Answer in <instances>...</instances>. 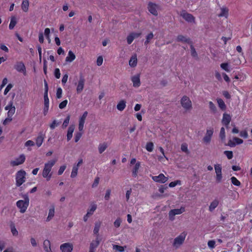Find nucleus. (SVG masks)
Returning <instances> with one entry per match:
<instances>
[{"mask_svg": "<svg viewBox=\"0 0 252 252\" xmlns=\"http://www.w3.org/2000/svg\"><path fill=\"white\" fill-rule=\"evenodd\" d=\"M220 137L222 141L224 140L225 139V129L223 127H222L220 129Z\"/></svg>", "mask_w": 252, "mask_h": 252, "instance_id": "obj_44", "label": "nucleus"}, {"mask_svg": "<svg viewBox=\"0 0 252 252\" xmlns=\"http://www.w3.org/2000/svg\"><path fill=\"white\" fill-rule=\"evenodd\" d=\"M216 173V180L217 183H220L222 179V168L220 164H217L214 166Z\"/></svg>", "mask_w": 252, "mask_h": 252, "instance_id": "obj_6", "label": "nucleus"}, {"mask_svg": "<svg viewBox=\"0 0 252 252\" xmlns=\"http://www.w3.org/2000/svg\"><path fill=\"white\" fill-rule=\"evenodd\" d=\"M181 104L182 106L186 110H189L192 108V103L189 97L184 96L181 99Z\"/></svg>", "mask_w": 252, "mask_h": 252, "instance_id": "obj_5", "label": "nucleus"}, {"mask_svg": "<svg viewBox=\"0 0 252 252\" xmlns=\"http://www.w3.org/2000/svg\"><path fill=\"white\" fill-rule=\"evenodd\" d=\"M148 9L150 13L154 15H158V6L157 4L153 3H150L148 5Z\"/></svg>", "mask_w": 252, "mask_h": 252, "instance_id": "obj_17", "label": "nucleus"}, {"mask_svg": "<svg viewBox=\"0 0 252 252\" xmlns=\"http://www.w3.org/2000/svg\"><path fill=\"white\" fill-rule=\"evenodd\" d=\"M29 0H23L21 4V9L25 12H27L29 11Z\"/></svg>", "mask_w": 252, "mask_h": 252, "instance_id": "obj_26", "label": "nucleus"}, {"mask_svg": "<svg viewBox=\"0 0 252 252\" xmlns=\"http://www.w3.org/2000/svg\"><path fill=\"white\" fill-rule=\"evenodd\" d=\"M126 107V101L125 100H120L117 105V108L119 111H123Z\"/></svg>", "mask_w": 252, "mask_h": 252, "instance_id": "obj_28", "label": "nucleus"}, {"mask_svg": "<svg viewBox=\"0 0 252 252\" xmlns=\"http://www.w3.org/2000/svg\"><path fill=\"white\" fill-rule=\"evenodd\" d=\"M228 15V9L226 7H222L220 9V12L219 14V17L227 18Z\"/></svg>", "mask_w": 252, "mask_h": 252, "instance_id": "obj_36", "label": "nucleus"}, {"mask_svg": "<svg viewBox=\"0 0 252 252\" xmlns=\"http://www.w3.org/2000/svg\"><path fill=\"white\" fill-rule=\"evenodd\" d=\"M181 150L186 153H189L188 145L186 143L182 144L181 147Z\"/></svg>", "mask_w": 252, "mask_h": 252, "instance_id": "obj_52", "label": "nucleus"}, {"mask_svg": "<svg viewBox=\"0 0 252 252\" xmlns=\"http://www.w3.org/2000/svg\"><path fill=\"white\" fill-rule=\"evenodd\" d=\"M75 59V55L71 51H69L67 56L66 57V61L67 62H71Z\"/></svg>", "mask_w": 252, "mask_h": 252, "instance_id": "obj_33", "label": "nucleus"}, {"mask_svg": "<svg viewBox=\"0 0 252 252\" xmlns=\"http://www.w3.org/2000/svg\"><path fill=\"white\" fill-rule=\"evenodd\" d=\"M57 162V159H51L48 161L44 164L42 171V177L46 179V181H49L52 178V169Z\"/></svg>", "mask_w": 252, "mask_h": 252, "instance_id": "obj_1", "label": "nucleus"}, {"mask_svg": "<svg viewBox=\"0 0 252 252\" xmlns=\"http://www.w3.org/2000/svg\"><path fill=\"white\" fill-rule=\"evenodd\" d=\"M108 143L106 142H101L98 146V151L99 154L103 153L108 148Z\"/></svg>", "mask_w": 252, "mask_h": 252, "instance_id": "obj_22", "label": "nucleus"}, {"mask_svg": "<svg viewBox=\"0 0 252 252\" xmlns=\"http://www.w3.org/2000/svg\"><path fill=\"white\" fill-rule=\"evenodd\" d=\"M96 208L97 205L94 203H92L89 208L88 209L87 213H88V215L92 216L94 213Z\"/></svg>", "mask_w": 252, "mask_h": 252, "instance_id": "obj_30", "label": "nucleus"}, {"mask_svg": "<svg viewBox=\"0 0 252 252\" xmlns=\"http://www.w3.org/2000/svg\"><path fill=\"white\" fill-rule=\"evenodd\" d=\"M113 249L119 252H124L125 251V249L123 247L117 245H113Z\"/></svg>", "mask_w": 252, "mask_h": 252, "instance_id": "obj_41", "label": "nucleus"}, {"mask_svg": "<svg viewBox=\"0 0 252 252\" xmlns=\"http://www.w3.org/2000/svg\"><path fill=\"white\" fill-rule=\"evenodd\" d=\"M26 159V157L24 154L20 155L18 157L10 161V165L12 166H18L23 163Z\"/></svg>", "mask_w": 252, "mask_h": 252, "instance_id": "obj_9", "label": "nucleus"}, {"mask_svg": "<svg viewBox=\"0 0 252 252\" xmlns=\"http://www.w3.org/2000/svg\"><path fill=\"white\" fill-rule=\"evenodd\" d=\"M60 249L62 252H72L73 249V245L69 242L61 244Z\"/></svg>", "mask_w": 252, "mask_h": 252, "instance_id": "obj_10", "label": "nucleus"}, {"mask_svg": "<svg viewBox=\"0 0 252 252\" xmlns=\"http://www.w3.org/2000/svg\"><path fill=\"white\" fill-rule=\"evenodd\" d=\"M219 203V200L218 199L214 200L210 204L209 210L210 212L213 211L215 208L218 206Z\"/></svg>", "mask_w": 252, "mask_h": 252, "instance_id": "obj_29", "label": "nucleus"}, {"mask_svg": "<svg viewBox=\"0 0 252 252\" xmlns=\"http://www.w3.org/2000/svg\"><path fill=\"white\" fill-rule=\"evenodd\" d=\"M81 132V131L79 132H77L75 134V138H74L75 142H77L80 140V139L81 138V137L82 136V133Z\"/></svg>", "mask_w": 252, "mask_h": 252, "instance_id": "obj_56", "label": "nucleus"}, {"mask_svg": "<svg viewBox=\"0 0 252 252\" xmlns=\"http://www.w3.org/2000/svg\"><path fill=\"white\" fill-rule=\"evenodd\" d=\"M146 149L148 152H152L154 149V144L152 142H148L146 146Z\"/></svg>", "mask_w": 252, "mask_h": 252, "instance_id": "obj_46", "label": "nucleus"}, {"mask_svg": "<svg viewBox=\"0 0 252 252\" xmlns=\"http://www.w3.org/2000/svg\"><path fill=\"white\" fill-rule=\"evenodd\" d=\"M78 167L75 166L74 165L73 166L70 175V177L71 178H74L77 176L78 173Z\"/></svg>", "mask_w": 252, "mask_h": 252, "instance_id": "obj_42", "label": "nucleus"}, {"mask_svg": "<svg viewBox=\"0 0 252 252\" xmlns=\"http://www.w3.org/2000/svg\"><path fill=\"white\" fill-rule=\"evenodd\" d=\"M44 137L42 134L39 135L35 140L36 145L38 147H40L44 141Z\"/></svg>", "mask_w": 252, "mask_h": 252, "instance_id": "obj_31", "label": "nucleus"}, {"mask_svg": "<svg viewBox=\"0 0 252 252\" xmlns=\"http://www.w3.org/2000/svg\"><path fill=\"white\" fill-rule=\"evenodd\" d=\"M216 242L214 240H210L208 242V246L210 249H213L215 247Z\"/></svg>", "mask_w": 252, "mask_h": 252, "instance_id": "obj_57", "label": "nucleus"}, {"mask_svg": "<svg viewBox=\"0 0 252 252\" xmlns=\"http://www.w3.org/2000/svg\"><path fill=\"white\" fill-rule=\"evenodd\" d=\"M26 172L23 170L18 171L15 175L16 185L21 186L26 181Z\"/></svg>", "mask_w": 252, "mask_h": 252, "instance_id": "obj_3", "label": "nucleus"}, {"mask_svg": "<svg viewBox=\"0 0 252 252\" xmlns=\"http://www.w3.org/2000/svg\"><path fill=\"white\" fill-rule=\"evenodd\" d=\"M141 32H132L129 33L126 37L127 43L128 44H130L133 42L134 39L138 37L141 35Z\"/></svg>", "mask_w": 252, "mask_h": 252, "instance_id": "obj_14", "label": "nucleus"}, {"mask_svg": "<svg viewBox=\"0 0 252 252\" xmlns=\"http://www.w3.org/2000/svg\"><path fill=\"white\" fill-rule=\"evenodd\" d=\"M10 229H11V232L13 236H17L18 235V232L14 224H11L10 225Z\"/></svg>", "mask_w": 252, "mask_h": 252, "instance_id": "obj_43", "label": "nucleus"}, {"mask_svg": "<svg viewBox=\"0 0 252 252\" xmlns=\"http://www.w3.org/2000/svg\"><path fill=\"white\" fill-rule=\"evenodd\" d=\"M55 214V207L54 205L52 206L49 210L48 217L46 218V221H50L52 218L54 217Z\"/></svg>", "mask_w": 252, "mask_h": 252, "instance_id": "obj_23", "label": "nucleus"}, {"mask_svg": "<svg viewBox=\"0 0 252 252\" xmlns=\"http://www.w3.org/2000/svg\"><path fill=\"white\" fill-rule=\"evenodd\" d=\"M131 80L132 82L133 86L134 87L138 88L140 86L141 82L139 74L132 76L131 78Z\"/></svg>", "mask_w": 252, "mask_h": 252, "instance_id": "obj_15", "label": "nucleus"}, {"mask_svg": "<svg viewBox=\"0 0 252 252\" xmlns=\"http://www.w3.org/2000/svg\"><path fill=\"white\" fill-rule=\"evenodd\" d=\"M75 126L74 125L70 126L67 130V140L69 141L72 137L73 132L74 130Z\"/></svg>", "mask_w": 252, "mask_h": 252, "instance_id": "obj_25", "label": "nucleus"}, {"mask_svg": "<svg viewBox=\"0 0 252 252\" xmlns=\"http://www.w3.org/2000/svg\"><path fill=\"white\" fill-rule=\"evenodd\" d=\"M38 38L39 42L40 43H43L44 42V39L43 33L42 32H39L38 35Z\"/></svg>", "mask_w": 252, "mask_h": 252, "instance_id": "obj_63", "label": "nucleus"}, {"mask_svg": "<svg viewBox=\"0 0 252 252\" xmlns=\"http://www.w3.org/2000/svg\"><path fill=\"white\" fill-rule=\"evenodd\" d=\"M137 61V55L136 54L133 55L129 61V63H136Z\"/></svg>", "mask_w": 252, "mask_h": 252, "instance_id": "obj_53", "label": "nucleus"}, {"mask_svg": "<svg viewBox=\"0 0 252 252\" xmlns=\"http://www.w3.org/2000/svg\"><path fill=\"white\" fill-rule=\"evenodd\" d=\"M100 240L99 238V236L97 235V236H96L95 240L94 241H93L91 243L89 250H92L93 251L95 252V249L98 246L100 242Z\"/></svg>", "mask_w": 252, "mask_h": 252, "instance_id": "obj_21", "label": "nucleus"}, {"mask_svg": "<svg viewBox=\"0 0 252 252\" xmlns=\"http://www.w3.org/2000/svg\"><path fill=\"white\" fill-rule=\"evenodd\" d=\"M152 178L155 182L160 183H164L168 180V178L165 177L162 173L159 174L158 176H152Z\"/></svg>", "mask_w": 252, "mask_h": 252, "instance_id": "obj_13", "label": "nucleus"}, {"mask_svg": "<svg viewBox=\"0 0 252 252\" xmlns=\"http://www.w3.org/2000/svg\"><path fill=\"white\" fill-rule=\"evenodd\" d=\"M185 211L184 207H181L180 209H175L170 210L169 212V218L170 220H173L175 219V216L180 215Z\"/></svg>", "mask_w": 252, "mask_h": 252, "instance_id": "obj_8", "label": "nucleus"}, {"mask_svg": "<svg viewBox=\"0 0 252 252\" xmlns=\"http://www.w3.org/2000/svg\"><path fill=\"white\" fill-rule=\"evenodd\" d=\"M213 133L214 129L213 128L210 127L207 129L206 132L203 138V141L205 144H208L211 142Z\"/></svg>", "mask_w": 252, "mask_h": 252, "instance_id": "obj_7", "label": "nucleus"}, {"mask_svg": "<svg viewBox=\"0 0 252 252\" xmlns=\"http://www.w3.org/2000/svg\"><path fill=\"white\" fill-rule=\"evenodd\" d=\"M177 41H181L182 42H189V39L187 37L184 36L183 35H179L177 37Z\"/></svg>", "mask_w": 252, "mask_h": 252, "instance_id": "obj_38", "label": "nucleus"}, {"mask_svg": "<svg viewBox=\"0 0 252 252\" xmlns=\"http://www.w3.org/2000/svg\"><path fill=\"white\" fill-rule=\"evenodd\" d=\"M66 166L65 165L61 166L58 170V174L59 175H62L65 169H66Z\"/></svg>", "mask_w": 252, "mask_h": 252, "instance_id": "obj_54", "label": "nucleus"}, {"mask_svg": "<svg viewBox=\"0 0 252 252\" xmlns=\"http://www.w3.org/2000/svg\"><path fill=\"white\" fill-rule=\"evenodd\" d=\"M43 248L46 252H53L51 249V243L49 240L44 241Z\"/></svg>", "mask_w": 252, "mask_h": 252, "instance_id": "obj_24", "label": "nucleus"}, {"mask_svg": "<svg viewBox=\"0 0 252 252\" xmlns=\"http://www.w3.org/2000/svg\"><path fill=\"white\" fill-rule=\"evenodd\" d=\"M15 68L18 72H22L24 75H26V71L24 64H17Z\"/></svg>", "mask_w": 252, "mask_h": 252, "instance_id": "obj_27", "label": "nucleus"}, {"mask_svg": "<svg viewBox=\"0 0 252 252\" xmlns=\"http://www.w3.org/2000/svg\"><path fill=\"white\" fill-rule=\"evenodd\" d=\"M233 140L236 144H241L243 143V140L238 137H234Z\"/></svg>", "mask_w": 252, "mask_h": 252, "instance_id": "obj_59", "label": "nucleus"}, {"mask_svg": "<svg viewBox=\"0 0 252 252\" xmlns=\"http://www.w3.org/2000/svg\"><path fill=\"white\" fill-rule=\"evenodd\" d=\"M101 225V222L100 221H96L94 224V233L96 235V236H97V235L99 236L98 232L100 229V227Z\"/></svg>", "mask_w": 252, "mask_h": 252, "instance_id": "obj_32", "label": "nucleus"}, {"mask_svg": "<svg viewBox=\"0 0 252 252\" xmlns=\"http://www.w3.org/2000/svg\"><path fill=\"white\" fill-rule=\"evenodd\" d=\"M221 68L226 72H230L232 68L230 67V64H220Z\"/></svg>", "mask_w": 252, "mask_h": 252, "instance_id": "obj_39", "label": "nucleus"}, {"mask_svg": "<svg viewBox=\"0 0 252 252\" xmlns=\"http://www.w3.org/2000/svg\"><path fill=\"white\" fill-rule=\"evenodd\" d=\"M67 102L68 101L67 100H64L63 101H62V102H61L59 104V108L60 109H63L64 107H65L67 104Z\"/></svg>", "mask_w": 252, "mask_h": 252, "instance_id": "obj_60", "label": "nucleus"}, {"mask_svg": "<svg viewBox=\"0 0 252 252\" xmlns=\"http://www.w3.org/2000/svg\"><path fill=\"white\" fill-rule=\"evenodd\" d=\"M87 116L88 112L85 111L79 119L78 129L80 131H82L83 130L84 124Z\"/></svg>", "mask_w": 252, "mask_h": 252, "instance_id": "obj_11", "label": "nucleus"}, {"mask_svg": "<svg viewBox=\"0 0 252 252\" xmlns=\"http://www.w3.org/2000/svg\"><path fill=\"white\" fill-rule=\"evenodd\" d=\"M85 81V80L84 78H83L82 77L80 78L76 88V91L77 93L79 94L82 92L84 87Z\"/></svg>", "mask_w": 252, "mask_h": 252, "instance_id": "obj_18", "label": "nucleus"}, {"mask_svg": "<svg viewBox=\"0 0 252 252\" xmlns=\"http://www.w3.org/2000/svg\"><path fill=\"white\" fill-rule=\"evenodd\" d=\"M62 89L61 88H58L57 90V97L58 98H60L62 97Z\"/></svg>", "mask_w": 252, "mask_h": 252, "instance_id": "obj_62", "label": "nucleus"}, {"mask_svg": "<svg viewBox=\"0 0 252 252\" xmlns=\"http://www.w3.org/2000/svg\"><path fill=\"white\" fill-rule=\"evenodd\" d=\"M58 124L59 123H57L56 120H54L53 122L50 124V127L52 129H53L58 125Z\"/></svg>", "mask_w": 252, "mask_h": 252, "instance_id": "obj_64", "label": "nucleus"}, {"mask_svg": "<svg viewBox=\"0 0 252 252\" xmlns=\"http://www.w3.org/2000/svg\"><path fill=\"white\" fill-rule=\"evenodd\" d=\"M231 118L229 114L224 113L223 114L221 122L223 125L227 127L231 121Z\"/></svg>", "mask_w": 252, "mask_h": 252, "instance_id": "obj_20", "label": "nucleus"}, {"mask_svg": "<svg viewBox=\"0 0 252 252\" xmlns=\"http://www.w3.org/2000/svg\"><path fill=\"white\" fill-rule=\"evenodd\" d=\"M240 136L244 138H248V134L247 133V131L245 130L240 131Z\"/></svg>", "mask_w": 252, "mask_h": 252, "instance_id": "obj_58", "label": "nucleus"}, {"mask_svg": "<svg viewBox=\"0 0 252 252\" xmlns=\"http://www.w3.org/2000/svg\"><path fill=\"white\" fill-rule=\"evenodd\" d=\"M13 85L11 84H9L4 90V94L6 95L9 92V91L11 89Z\"/></svg>", "mask_w": 252, "mask_h": 252, "instance_id": "obj_55", "label": "nucleus"}, {"mask_svg": "<svg viewBox=\"0 0 252 252\" xmlns=\"http://www.w3.org/2000/svg\"><path fill=\"white\" fill-rule=\"evenodd\" d=\"M70 120V116H67L66 118L64 120L63 124V127L65 128L68 125Z\"/></svg>", "mask_w": 252, "mask_h": 252, "instance_id": "obj_50", "label": "nucleus"}, {"mask_svg": "<svg viewBox=\"0 0 252 252\" xmlns=\"http://www.w3.org/2000/svg\"><path fill=\"white\" fill-rule=\"evenodd\" d=\"M154 37V34L153 33L151 32L150 33H149L147 36H146V40L145 42V44H147L148 43L150 40L153 39Z\"/></svg>", "mask_w": 252, "mask_h": 252, "instance_id": "obj_51", "label": "nucleus"}, {"mask_svg": "<svg viewBox=\"0 0 252 252\" xmlns=\"http://www.w3.org/2000/svg\"><path fill=\"white\" fill-rule=\"evenodd\" d=\"M17 23V19L15 16H12L10 19V24L9 25V28L10 30H12Z\"/></svg>", "mask_w": 252, "mask_h": 252, "instance_id": "obj_35", "label": "nucleus"}, {"mask_svg": "<svg viewBox=\"0 0 252 252\" xmlns=\"http://www.w3.org/2000/svg\"><path fill=\"white\" fill-rule=\"evenodd\" d=\"M16 205L17 207L20 209V212L21 213H25L29 205V198L27 197L25 198L24 200H18L16 203Z\"/></svg>", "mask_w": 252, "mask_h": 252, "instance_id": "obj_4", "label": "nucleus"}, {"mask_svg": "<svg viewBox=\"0 0 252 252\" xmlns=\"http://www.w3.org/2000/svg\"><path fill=\"white\" fill-rule=\"evenodd\" d=\"M182 17L187 21L189 22H194V18L193 16L189 13H188L185 12H183L181 13Z\"/></svg>", "mask_w": 252, "mask_h": 252, "instance_id": "obj_19", "label": "nucleus"}, {"mask_svg": "<svg viewBox=\"0 0 252 252\" xmlns=\"http://www.w3.org/2000/svg\"><path fill=\"white\" fill-rule=\"evenodd\" d=\"M34 145V142L32 140H28L26 142L25 144V146L26 147H31L33 146Z\"/></svg>", "mask_w": 252, "mask_h": 252, "instance_id": "obj_61", "label": "nucleus"}, {"mask_svg": "<svg viewBox=\"0 0 252 252\" xmlns=\"http://www.w3.org/2000/svg\"><path fill=\"white\" fill-rule=\"evenodd\" d=\"M121 222L122 219L120 218H118L114 222V225L115 227L118 228L120 226Z\"/></svg>", "mask_w": 252, "mask_h": 252, "instance_id": "obj_49", "label": "nucleus"}, {"mask_svg": "<svg viewBox=\"0 0 252 252\" xmlns=\"http://www.w3.org/2000/svg\"><path fill=\"white\" fill-rule=\"evenodd\" d=\"M44 108L43 110L44 115H46L49 107V99L48 95H44Z\"/></svg>", "mask_w": 252, "mask_h": 252, "instance_id": "obj_16", "label": "nucleus"}, {"mask_svg": "<svg viewBox=\"0 0 252 252\" xmlns=\"http://www.w3.org/2000/svg\"><path fill=\"white\" fill-rule=\"evenodd\" d=\"M5 109L6 110H8L7 112V116L12 118L13 115L14 114L15 112V107L13 105V102L10 101L9 103L5 106Z\"/></svg>", "mask_w": 252, "mask_h": 252, "instance_id": "obj_12", "label": "nucleus"}, {"mask_svg": "<svg viewBox=\"0 0 252 252\" xmlns=\"http://www.w3.org/2000/svg\"><path fill=\"white\" fill-rule=\"evenodd\" d=\"M187 233L185 231L182 232L180 235L177 236L172 243L173 247L177 249L179 248L184 243Z\"/></svg>", "mask_w": 252, "mask_h": 252, "instance_id": "obj_2", "label": "nucleus"}, {"mask_svg": "<svg viewBox=\"0 0 252 252\" xmlns=\"http://www.w3.org/2000/svg\"><path fill=\"white\" fill-rule=\"evenodd\" d=\"M224 154L227 157L228 159H231L233 157V153L230 151H225Z\"/></svg>", "mask_w": 252, "mask_h": 252, "instance_id": "obj_48", "label": "nucleus"}, {"mask_svg": "<svg viewBox=\"0 0 252 252\" xmlns=\"http://www.w3.org/2000/svg\"><path fill=\"white\" fill-rule=\"evenodd\" d=\"M140 166V163L139 162H137L136 163L134 167L133 168L132 171V176L134 177H136L137 176L138 170Z\"/></svg>", "mask_w": 252, "mask_h": 252, "instance_id": "obj_34", "label": "nucleus"}, {"mask_svg": "<svg viewBox=\"0 0 252 252\" xmlns=\"http://www.w3.org/2000/svg\"><path fill=\"white\" fill-rule=\"evenodd\" d=\"M217 101L220 109L222 110H225L226 107L223 100L221 98H217Z\"/></svg>", "mask_w": 252, "mask_h": 252, "instance_id": "obj_37", "label": "nucleus"}, {"mask_svg": "<svg viewBox=\"0 0 252 252\" xmlns=\"http://www.w3.org/2000/svg\"><path fill=\"white\" fill-rule=\"evenodd\" d=\"M209 108L213 113H216L217 112V107L213 102H209Z\"/></svg>", "mask_w": 252, "mask_h": 252, "instance_id": "obj_40", "label": "nucleus"}, {"mask_svg": "<svg viewBox=\"0 0 252 252\" xmlns=\"http://www.w3.org/2000/svg\"><path fill=\"white\" fill-rule=\"evenodd\" d=\"M181 181L180 180H176L174 182H171L169 184V187L170 188L175 187L177 185H181Z\"/></svg>", "mask_w": 252, "mask_h": 252, "instance_id": "obj_47", "label": "nucleus"}, {"mask_svg": "<svg viewBox=\"0 0 252 252\" xmlns=\"http://www.w3.org/2000/svg\"><path fill=\"white\" fill-rule=\"evenodd\" d=\"M231 181L232 184L235 186H239L241 185L240 182L235 177H232L231 178Z\"/></svg>", "mask_w": 252, "mask_h": 252, "instance_id": "obj_45", "label": "nucleus"}]
</instances>
